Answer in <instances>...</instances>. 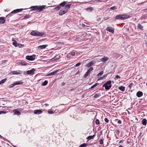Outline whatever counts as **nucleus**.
Returning <instances> with one entry per match:
<instances>
[{
  "label": "nucleus",
  "mask_w": 147,
  "mask_h": 147,
  "mask_svg": "<svg viewBox=\"0 0 147 147\" xmlns=\"http://www.w3.org/2000/svg\"><path fill=\"white\" fill-rule=\"evenodd\" d=\"M131 17L130 15H128L127 14L117 15L115 18L116 19L123 20L129 18Z\"/></svg>",
  "instance_id": "nucleus-1"
},
{
  "label": "nucleus",
  "mask_w": 147,
  "mask_h": 147,
  "mask_svg": "<svg viewBox=\"0 0 147 147\" xmlns=\"http://www.w3.org/2000/svg\"><path fill=\"white\" fill-rule=\"evenodd\" d=\"M45 5H42L40 6H34L31 7L30 8L31 9V11L38 10V11H41L45 8Z\"/></svg>",
  "instance_id": "nucleus-2"
},
{
  "label": "nucleus",
  "mask_w": 147,
  "mask_h": 147,
  "mask_svg": "<svg viewBox=\"0 0 147 147\" xmlns=\"http://www.w3.org/2000/svg\"><path fill=\"white\" fill-rule=\"evenodd\" d=\"M111 80H109L102 85V87H105L106 90H108L111 87Z\"/></svg>",
  "instance_id": "nucleus-3"
},
{
  "label": "nucleus",
  "mask_w": 147,
  "mask_h": 147,
  "mask_svg": "<svg viewBox=\"0 0 147 147\" xmlns=\"http://www.w3.org/2000/svg\"><path fill=\"white\" fill-rule=\"evenodd\" d=\"M44 34V33L43 32H40L38 31H36L34 30L32 31L30 33L31 35L36 36H42Z\"/></svg>",
  "instance_id": "nucleus-4"
},
{
  "label": "nucleus",
  "mask_w": 147,
  "mask_h": 147,
  "mask_svg": "<svg viewBox=\"0 0 147 147\" xmlns=\"http://www.w3.org/2000/svg\"><path fill=\"white\" fill-rule=\"evenodd\" d=\"M36 55H28L26 57V58L27 60L32 61L34 60L35 59Z\"/></svg>",
  "instance_id": "nucleus-5"
},
{
  "label": "nucleus",
  "mask_w": 147,
  "mask_h": 147,
  "mask_svg": "<svg viewBox=\"0 0 147 147\" xmlns=\"http://www.w3.org/2000/svg\"><path fill=\"white\" fill-rule=\"evenodd\" d=\"M96 63V62L92 61L88 63H87L86 64V67H91L94 64Z\"/></svg>",
  "instance_id": "nucleus-6"
},
{
  "label": "nucleus",
  "mask_w": 147,
  "mask_h": 147,
  "mask_svg": "<svg viewBox=\"0 0 147 147\" xmlns=\"http://www.w3.org/2000/svg\"><path fill=\"white\" fill-rule=\"evenodd\" d=\"M106 30L112 33H113L114 32V29L112 27H107L106 28Z\"/></svg>",
  "instance_id": "nucleus-7"
},
{
  "label": "nucleus",
  "mask_w": 147,
  "mask_h": 147,
  "mask_svg": "<svg viewBox=\"0 0 147 147\" xmlns=\"http://www.w3.org/2000/svg\"><path fill=\"white\" fill-rule=\"evenodd\" d=\"M35 71V69L33 68L30 70H28L26 72V73L28 74L33 75L34 74Z\"/></svg>",
  "instance_id": "nucleus-8"
},
{
  "label": "nucleus",
  "mask_w": 147,
  "mask_h": 147,
  "mask_svg": "<svg viewBox=\"0 0 147 147\" xmlns=\"http://www.w3.org/2000/svg\"><path fill=\"white\" fill-rule=\"evenodd\" d=\"M68 11V9H65L63 11L61 10L59 12V15L60 16L63 15L66 13Z\"/></svg>",
  "instance_id": "nucleus-9"
},
{
  "label": "nucleus",
  "mask_w": 147,
  "mask_h": 147,
  "mask_svg": "<svg viewBox=\"0 0 147 147\" xmlns=\"http://www.w3.org/2000/svg\"><path fill=\"white\" fill-rule=\"evenodd\" d=\"M23 10V9H17L13 10L11 13H10V14H11L12 13H17L20 12V11H22Z\"/></svg>",
  "instance_id": "nucleus-10"
},
{
  "label": "nucleus",
  "mask_w": 147,
  "mask_h": 147,
  "mask_svg": "<svg viewBox=\"0 0 147 147\" xmlns=\"http://www.w3.org/2000/svg\"><path fill=\"white\" fill-rule=\"evenodd\" d=\"M59 69L57 70L51 72L47 75V76H51L56 74L59 71Z\"/></svg>",
  "instance_id": "nucleus-11"
},
{
  "label": "nucleus",
  "mask_w": 147,
  "mask_h": 147,
  "mask_svg": "<svg viewBox=\"0 0 147 147\" xmlns=\"http://www.w3.org/2000/svg\"><path fill=\"white\" fill-rule=\"evenodd\" d=\"M13 112L14 113L15 115H16L19 116L20 115L21 113L18 109H15L13 110Z\"/></svg>",
  "instance_id": "nucleus-12"
},
{
  "label": "nucleus",
  "mask_w": 147,
  "mask_h": 147,
  "mask_svg": "<svg viewBox=\"0 0 147 147\" xmlns=\"http://www.w3.org/2000/svg\"><path fill=\"white\" fill-rule=\"evenodd\" d=\"M42 112V111L41 109L36 110L34 111V113L35 114H39Z\"/></svg>",
  "instance_id": "nucleus-13"
},
{
  "label": "nucleus",
  "mask_w": 147,
  "mask_h": 147,
  "mask_svg": "<svg viewBox=\"0 0 147 147\" xmlns=\"http://www.w3.org/2000/svg\"><path fill=\"white\" fill-rule=\"evenodd\" d=\"M143 95V93L140 91H138L137 92L136 96L138 97H140L142 96Z\"/></svg>",
  "instance_id": "nucleus-14"
},
{
  "label": "nucleus",
  "mask_w": 147,
  "mask_h": 147,
  "mask_svg": "<svg viewBox=\"0 0 147 147\" xmlns=\"http://www.w3.org/2000/svg\"><path fill=\"white\" fill-rule=\"evenodd\" d=\"M5 22L4 18L3 17H0V24H3Z\"/></svg>",
  "instance_id": "nucleus-15"
},
{
  "label": "nucleus",
  "mask_w": 147,
  "mask_h": 147,
  "mask_svg": "<svg viewBox=\"0 0 147 147\" xmlns=\"http://www.w3.org/2000/svg\"><path fill=\"white\" fill-rule=\"evenodd\" d=\"M48 45H40L38 46V48L39 49H43L45 48Z\"/></svg>",
  "instance_id": "nucleus-16"
},
{
  "label": "nucleus",
  "mask_w": 147,
  "mask_h": 147,
  "mask_svg": "<svg viewBox=\"0 0 147 147\" xmlns=\"http://www.w3.org/2000/svg\"><path fill=\"white\" fill-rule=\"evenodd\" d=\"M22 72L20 71V72L17 71H13L11 72V73L13 74L18 75L19 74H22Z\"/></svg>",
  "instance_id": "nucleus-17"
},
{
  "label": "nucleus",
  "mask_w": 147,
  "mask_h": 147,
  "mask_svg": "<svg viewBox=\"0 0 147 147\" xmlns=\"http://www.w3.org/2000/svg\"><path fill=\"white\" fill-rule=\"evenodd\" d=\"M12 41H13V45L15 47H17L18 46L19 43L17 42V41L14 40H13Z\"/></svg>",
  "instance_id": "nucleus-18"
},
{
  "label": "nucleus",
  "mask_w": 147,
  "mask_h": 147,
  "mask_svg": "<svg viewBox=\"0 0 147 147\" xmlns=\"http://www.w3.org/2000/svg\"><path fill=\"white\" fill-rule=\"evenodd\" d=\"M109 59V58L106 57H104L102 58L101 59V61L105 62L107 61Z\"/></svg>",
  "instance_id": "nucleus-19"
},
{
  "label": "nucleus",
  "mask_w": 147,
  "mask_h": 147,
  "mask_svg": "<svg viewBox=\"0 0 147 147\" xmlns=\"http://www.w3.org/2000/svg\"><path fill=\"white\" fill-rule=\"evenodd\" d=\"M142 123L143 125H145L146 124L147 121L146 119H144L142 120Z\"/></svg>",
  "instance_id": "nucleus-20"
},
{
  "label": "nucleus",
  "mask_w": 147,
  "mask_h": 147,
  "mask_svg": "<svg viewBox=\"0 0 147 147\" xmlns=\"http://www.w3.org/2000/svg\"><path fill=\"white\" fill-rule=\"evenodd\" d=\"M14 83L15 84V86L18 85L22 84H23V82L20 81H17L16 82H15Z\"/></svg>",
  "instance_id": "nucleus-21"
},
{
  "label": "nucleus",
  "mask_w": 147,
  "mask_h": 147,
  "mask_svg": "<svg viewBox=\"0 0 147 147\" xmlns=\"http://www.w3.org/2000/svg\"><path fill=\"white\" fill-rule=\"evenodd\" d=\"M119 89L123 92L125 90V87L123 86H121L118 88Z\"/></svg>",
  "instance_id": "nucleus-22"
},
{
  "label": "nucleus",
  "mask_w": 147,
  "mask_h": 147,
  "mask_svg": "<svg viewBox=\"0 0 147 147\" xmlns=\"http://www.w3.org/2000/svg\"><path fill=\"white\" fill-rule=\"evenodd\" d=\"M67 3V1H64L63 2L59 4V5L60 6H61L62 7H63Z\"/></svg>",
  "instance_id": "nucleus-23"
},
{
  "label": "nucleus",
  "mask_w": 147,
  "mask_h": 147,
  "mask_svg": "<svg viewBox=\"0 0 147 147\" xmlns=\"http://www.w3.org/2000/svg\"><path fill=\"white\" fill-rule=\"evenodd\" d=\"M95 136V135H94L92 136H90L88 137L86 139L88 140H91L94 138Z\"/></svg>",
  "instance_id": "nucleus-24"
},
{
  "label": "nucleus",
  "mask_w": 147,
  "mask_h": 147,
  "mask_svg": "<svg viewBox=\"0 0 147 147\" xmlns=\"http://www.w3.org/2000/svg\"><path fill=\"white\" fill-rule=\"evenodd\" d=\"M72 5L71 4H68L66 5L65 6V8L66 9H68H68H69L71 7V6Z\"/></svg>",
  "instance_id": "nucleus-25"
},
{
  "label": "nucleus",
  "mask_w": 147,
  "mask_h": 147,
  "mask_svg": "<svg viewBox=\"0 0 147 147\" xmlns=\"http://www.w3.org/2000/svg\"><path fill=\"white\" fill-rule=\"evenodd\" d=\"M90 72H89L87 71L85 74H84V75L83 77L84 78H86L90 74Z\"/></svg>",
  "instance_id": "nucleus-26"
},
{
  "label": "nucleus",
  "mask_w": 147,
  "mask_h": 147,
  "mask_svg": "<svg viewBox=\"0 0 147 147\" xmlns=\"http://www.w3.org/2000/svg\"><path fill=\"white\" fill-rule=\"evenodd\" d=\"M100 95V93L95 94L94 96V98H96L99 97Z\"/></svg>",
  "instance_id": "nucleus-27"
},
{
  "label": "nucleus",
  "mask_w": 147,
  "mask_h": 147,
  "mask_svg": "<svg viewBox=\"0 0 147 147\" xmlns=\"http://www.w3.org/2000/svg\"><path fill=\"white\" fill-rule=\"evenodd\" d=\"M7 80V78H5L3 79L2 80L0 81V84L4 83Z\"/></svg>",
  "instance_id": "nucleus-28"
},
{
  "label": "nucleus",
  "mask_w": 147,
  "mask_h": 147,
  "mask_svg": "<svg viewBox=\"0 0 147 147\" xmlns=\"http://www.w3.org/2000/svg\"><path fill=\"white\" fill-rule=\"evenodd\" d=\"M88 145V144L86 143H83L80 145L79 147H86Z\"/></svg>",
  "instance_id": "nucleus-29"
},
{
  "label": "nucleus",
  "mask_w": 147,
  "mask_h": 147,
  "mask_svg": "<svg viewBox=\"0 0 147 147\" xmlns=\"http://www.w3.org/2000/svg\"><path fill=\"white\" fill-rule=\"evenodd\" d=\"M48 82L47 80H45L44 82H42V85L43 86H45L46 85L48 84Z\"/></svg>",
  "instance_id": "nucleus-30"
},
{
  "label": "nucleus",
  "mask_w": 147,
  "mask_h": 147,
  "mask_svg": "<svg viewBox=\"0 0 147 147\" xmlns=\"http://www.w3.org/2000/svg\"><path fill=\"white\" fill-rule=\"evenodd\" d=\"M60 55H57V56H55L54 57L53 59L54 60H56L57 59H59L60 58Z\"/></svg>",
  "instance_id": "nucleus-31"
},
{
  "label": "nucleus",
  "mask_w": 147,
  "mask_h": 147,
  "mask_svg": "<svg viewBox=\"0 0 147 147\" xmlns=\"http://www.w3.org/2000/svg\"><path fill=\"white\" fill-rule=\"evenodd\" d=\"M99 84L98 83H96L93 86H92L90 88V89L96 86H97Z\"/></svg>",
  "instance_id": "nucleus-32"
},
{
  "label": "nucleus",
  "mask_w": 147,
  "mask_h": 147,
  "mask_svg": "<svg viewBox=\"0 0 147 147\" xmlns=\"http://www.w3.org/2000/svg\"><path fill=\"white\" fill-rule=\"evenodd\" d=\"M103 73V71H100V72H99V73L97 75V76L98 77L100 76H101Z\"/></svg>",
  "instance_id": "nucleus-33"
},
{
  "label": "nucleus",
  "mask_w": 147,
  "mask_h": 147,
  "mask_svg": "<svg viewBox=\"0 0 147 147\" xmlns=\"http://www.w3.org/2000/svg\"><path fill=\"white\" fill-rule=\"evenodd\" d=\"M15 86V83H13L12 84H10L9 86V88H13Z\"/></svg>",
  "instance_id": "nucleus-34"
},
{
  "label": "nucleus",
  "mask_w": 147,
  "mask_h": 147,
  "mask_svg": "<svg viewBox=\"0 0 147 147\" xmlns=\"http://www.w3.org/2000/svg\"><path fill=\"white\" fill-rule=\"evenodd\" d=\"M138 27L140 29H142L143 27L140 24H138Z\"/></svg>",
  "instance_id": "nucleus-35"
},
{
  "label": "nucleus",
  "mask_w": 147,
  "mask_h": 147,
  "mask_svg": "<svg viewBox=\"0 0 147 147\" xmlns=\"http://www.w3.org/2000/svg\"><path fill=\"white\" fill-rule=\"evenodd\" d=\"M115 121H117V123L118 124H121V121L120 120H118V119H116L115 120Z\"/></svg>",
  "instance_id": "nucleus-36"
},
{
  "label": "nucleus",
  "mask_w": 147,
  "mask_h": 147,
  "mask_svg": "<svg viewBox=\"0 0 147 147\" xmlns=\"http://www.w3.org/2000/svg\"><path fill=\"white\" fill-rule=\"evenodd\" d=\"M61 8V7L59 5V6H57L55 7L54 8V9H56L57 10H58Z\"/></svg>",
  "instance_id": "nucleus-37"
},
{
  "label": "nucleus",
  "mask_w": 147,
  "mask_h": 147,
  "mask_svg": "<svg viewBox=\"0 0 147 147\" xmlns=\"http://www.w3.org/2000/svg\"><path fill=\"white\" fill-rule=\"evenodd\" d=\"M93 69V68L92 67H90L88 70L87 71L91 73V71H92Z\"/></svg>",
  "instance_id": "nucleus-38"
},
{
  "label": "nucleus",
  "mask_w": 147,
  "mask_h": 147,
  "mask_svg": "<svg viewBox=\"0 0 147 147\" xmlns=\"http://www.w3.org/2000/svg\"><path fill=\"white\" fill-rule=\"evenodd\" d=\"M111 10H115L117 9V8L116 7V6H114L113 7H111L110 8Z\"/></svg>",
  "instance_id": "nucleus-39"
},
{
  "label": "nucleus",
  "mask_w": 147,
  "mask_h": 147,
  "mask_svg": "<svg viewBox=\"0 0 147 147\" xmlns=\"http://www.w3.org/2000/svg\"><path fill=\"white\" fill-rule=\"evenodd\" d=\"M69 55H71L72 56H74L75 55V53L74 52L72 51L71 52L69 53Z\"/></svg>",
  "instance_id": "nucleus-40"
},
{
  "label": "nucleus",
  "mask_w": 147,
  "mask_h": 147,
  "mask_svg": "<svg viewBox=\"0 0 147 147\" xmlns=\"http://www.w3.org/2000/svg\"><path fill=\"white\" fill-rule=\"evenodd\" d=\"M24 46V45L21 44L19 43L18 44V47H19L20 48H22Z\"/></svg>",
  "instance_id": "nucleus-41"
},
{
  "label": "nucleus",
  "mask_w": 147,
  "mask_h": 147,
  "mask_svg": "<svg viewBox=\"0 0 147 147\" xmlns=\"http://www.w3.org/2000/svg\"><path fill=\"white\" fill-rule=\"evenodd\" d=\"M48 113L49 114H52L54 113V112L53 111H48Z\"/></svg>",
  "instance_id": "nucleus-42"
},
{
  "label": "nucleus",
  "mask_w": 147,
  "mask_h": 147,
  "mask_svg": "<svg viewBox=\"0 0 147 147\" xmlns=\"http://www.w3.org/2000/svg\"><path fill=\"white\" fill-rule=\"evenodd\" d=\"M30 17L29 15H27L25 16L24 17V19L28 18Z\"/></svg>",
  "instance_id": "nucleus-43"
},
{
  "label": "nucleus",
  "mask_w": 147,
  "mask_h": 147,
  "mask_svg": "<svg viewBox=\"0 0 147 147\" xmlns=\"http://www.w3.org/2000/svg\"><path fill=\"white\" fill-rule=\"evenodd\" d=\"M133 85V84L132 83H131L128 86V87H129V88H131V87H132V86Z\"/></svg>",
  "instance_id": "nucleus-44"
},
{
  "label": "nucleus",
  "mask_w": 147,
  "mask_h": 147,
  "mask_svg": "<svg viewBox=\"0 0 147 147\" xmlns=\"http://www.w3.org/2000/svg\"><path fill=\"white\" fill-rule=\"evenodd\" d=\"M96 124H99L100 123L98 119H97L96 120L95 122Z\"/></svg>",
  "instance_id": "nucleus-45"
},
{
  "label": "nucleus",
  "mask_w": 147,
  "mask_h": 147,
  "mask_svg": "<svg viewBox=\"0 0 147 147\" xmlns=\"http://www.w3.org/2000/svg\"><path fill=\"white\" fill-rule=\"evenodd\" d=\"M86 10L91 11H92V7H88L86 9Z\"/></svg>",
  "instance_id": "nucleus-46"
},
{
  "label": "nucleus",
  "mask_w": 147,
  "mask_h": 147,
  "mask_svg": "<svg viewBox=\"0 0 147 147\" xmlns=\"http://www.w3.org/2000/svg\"><path fill=\"white\" fill-rule=\"evenodd\" d=\"M99 143L100 144H103V140L102 139L100 140H99Z\"/></svg>",
  "instance_id": "nucleus-47"
},
{
  "label": "nucleus",
  "mask_w": 147,
  "mask_h": 147,
  "mask_svg": "<svg viewBox=\"0 0 147 147\" xmlns=\"http://www.w3.org/2000/svg\"><path fill=\"white\" fill-rule=\"evenodd\" d=\"M120 133L118 129H117L116 131V133L117 135H119Z\"/></svg>",
  "instance_id": "nucleus-48"
},
{
  "label": "nucleus",
  "mask_w": 147,
  "mask_h": 147,
  "mask_svg": "<svg viewBox=\"0 0 147 147\" xmlns=\"http://www.w3.org/2000/svg\"><path fill=\"white\" fill-rule=\"evenodd\" d=\"M131 142V140L130 139H128L127 141V143L129 144Z\"/></svg>",
  "instance_id": "nucleus-49"
},
{
  "label": "nucleus",
  "mask_w": 147,
  "mask_h": 147,
  "mask_svg": "<svg viewBox=\"0 0 147 147\" xmlns=\"http://www.w3.org/2000/svg\"><path fill=\"white\" fill-rule=\"evenodd\" d=\"M132 128H133L135 130H136V125H134L132 126Z\"/></svg>",
  "instance_id": "nucleus-50"
},
{
  "label": "nucleus",
  "mask_w": 147,
  "mask_h": 147,
  "mask_svg": "<svg viewBox=\"0 0 147 147\" xmlns=\"http://www.w3.org/2000/svg\"><path fill=\"white\" fill-rule=\"evenodd\" d=\"M6 112L5 111H0V114H5Z\"/></svg>",
  "instance_id": "nucleus-51"
},
{
  "label": "nucleus",
  "mask_w": 147,
  "mask_h": 147,
  "mask_svg": "<svg viewBox=\"0 0 147 147\" xmlns=\"http://www.w3.org/2000/svg\"><path fill=\"white\" fill-rule=\"evenodd\" d=\"M105 121L106 123H108L109 120L107 118H105Z\"/></svg>",
  "instance_id": "nucleus-52"
},
{
  "label": "nucleus",
  "mask_w": 147,
  "mask_h": 147,
  "mask_svg": "<svg viewBox=\"0 0 147 147\" xmlns=\"http://www.w3.org/2000/svg\"><path fill=\"white\" fill-rule=\"evenodd\" d=\"M81 64V63H77L76 65H75V66L76 67H77V66H79V65H80Z\"/></svg>",
  "instance_id": "nucleus-53"
},
{
  "label": "nucleus",
  "mask_w": 147,
  "mask_h": 147,
  "mask_svg": "<svg viewBox=\"0 0 147 147\" xmlns=\"http://www.w3.org/2000/svg\"><path fill=\"white\" fill-rule=\"evenodd\" d=\"M109 18V17H105L104 18V19L105 20H107Z\"/></svg>",
  "instance_id": "nucleus-54"
},
{
  "label": "nucleus",
  "mask_w": 147,
  "mask_h": 147,
  "mask_svg": "<svg viewBox=\"0 0 147 147\" xmlns=\"http://www.w3.org/2000/svg\"><path fill=\"white\" fill-rule=\"evenodd\" d=\"M21 64H22L23 65H26V63L25 62H22V63H21Z\"/></svg>",
  "instance_id": "nucleus-55"
},
{
  "label": "nucleus",
  "mask_w": 147,
  "mask_h": 147,
  "mask_svg": "<svg viewBox=\"0 0 147 147\" xmlns=\"http://www.w3.org/2000/svg\"><path fill=\"white\" fill-rule=\"evenodd\" d=\"M115 78L117 79H119L120 78V77L118 75H117Z\"/></svg>",
  "instance_id": "nucleus-56"
},
{
  "label": "nucleus",
  "mask_w": 147,
  "mask_h": 147,
  "mask_svg": "<svg viewBox=\"0 0 147 147\" xmlns=\"http://www.w3.org/2000/svg\"><path fill=\"white\" fill-rule=\"evenodd\" d=\"M142 134V133L141 132H140V134H139L138 136V138H139L140 137V136Z\"/></svg>",
  "instance_id": "nucleus-57"
},
{
  "label": "nucleus",
  "mask_w": 147,
  "mask_h": 147,
  "mask_svg": "<svg viewBox=\"0 0 147 147\" xmlns=\"http://www.w3.org/2000/svg\"><path fill=\"white\" fill-rule=\"evenodd\" d=\"M100 20H101V18H98L97 19V20L98 21H99Z\"/></svg>",
  "instance_id": "nucleus-58"
},
{
  "label": "nucleus",
  "mask_w": 147,
  "mask_h": 147,
  "mask_svg": "<svg viewBox=\"0 0 147 147\" xmlns=\"http://www.w3.org/2000/svg\"><path fill=\"white\" fill-rule=\"evenodd\" d=\"M45 105L46 106H49V105L48 104H47V103H46L45 104Z\"/></svg>",
  "instance_id": "nucleus-59"
},
{
  "label": "nucleus",
  "mask_w": 147,
  "mask_h": 147,
  "mask_svg": "<svg viewBox=\"0 0 147 147\" xmlns=\"http://www.w3.org/2000/svg\"><path fill=\"white\" fill-rule=\"evenodd\" d=\"M80 72V71H78L77 72L76 74H79V73Z\"/></svg>",
  "instance_id": "nucleus-60"
},
{
  "label": "nucleus",
  "mask_w": 147,
  "mask_h": 147,
  "mask_svg": "<svg viewBox=\"0 0 147 147\" xmlns=\"http://www.w3.org/2000/svg\"><path fill=\"white\" fill-rule=\"evenodd\" d=\"M144 38L147 39V35H146L144 36Z\"/></svg>",
  "instance_id": "nucleus-61"
},
{
  "label": "nucleus",
  "mask_w": 147,
  "mask_h": 147,
  "mask_svg": "<svg viewBox=\"0 0 147 147\" xmlns=\"http://www.w3.org/2000/svg\"><path fill=\"white\" fill-rule=\"evenodd\" d=\"M103 78V77H102H102H100V78H99V79H98V80H100L102 79V78Z\"/></svg>",
  "instance_id": "nucleus-62"
},
{
  "label": "nucleus",
  "mask_w": 147,
  "mask_h": 147,
  "mask_svg": "<svg viewBox=\"0 0 147 147\" xmlns=\"http://www.w3.org/2000/svg\"><path fill=\"white\" fill-rule=\"evenodd\" d=\"M123 140H120V141L119 142V143H121V142H122V141H123Z\"/></svg>",
  "instance_id": "nucleus-63"
},
{
  "label": "nucleus",
  "mask_w": 147,
  "mask_h": 147,
  "mask_svg": "<svg viewBox=\"0 0 147 147\" xmlns=\"http://www.w3.org/2000/svg\"><path fill=\"white\" fill-rule=\"evenodd\" d=\"M127 112H128V114H130V112L128 110H127Z\"/></svg>",
  "instance_id": "nucleus-64"
}]
</instances>
